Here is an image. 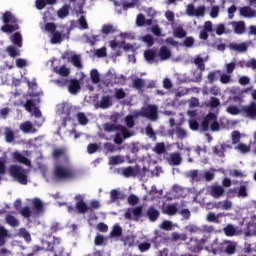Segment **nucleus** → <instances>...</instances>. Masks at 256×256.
<instances>
[{
  "label": "nucleus",
  "mask_w": 256,
  "mask_h": 256,
  "mask_svg": "<svg viewBox=\"0 0 256 256\" xmlns=\"http://www.w3.org/2000/svg\"><path fill=\"white\" fill-rule=\"evenodd\" d=\"M113 106V98L109 95L102 96L100 101L96 103L97 109H109Z\"/></svg>",
  "instance_id": "4468645a"
},
{
  "label": "nucleus",
  "mask_w": 256,
  "mask_h": 256,
  "mask_svg": "<svg viewBox=\"0 0 256 256\" xmlns=\"http://www.w3.org/2000/svg\"><path fill=\"white\" fill-rule=\"evenodd\" d=\"M114 32H115V28H113V25H111V24L103 25L102 33L104 35H109V34L114 33Z\"/></svg>",
  "instance_id": "4d7b16f0"
},
{
  "label": "nucleus",
  "mask_w": 256,
  "mask_h": 256,
  "mask_svg": "<svg viewBox=\"0 0 256 256\" xmlns=\"http://www.w3.org/2000/svg\"><path fill=\"white\" fill-rule=\"evenodd\" d=\"M256 236V216H252L248 222L246 237Z\"/></svg>",
  "instance_id": "412c9836"
},
{
  "label": "nucleus",
  "mask_w": 256,
  "mask_h": 256,
  "mask_svg": "<svg viewBox=\"0 0 256 256\" xmlns=\"http://www.w3.org/2000/svg\"><path fill=\"white\" fill-rule=\"evenodd\" d=\"M209 194L214 199H221L225 195V188L221 185H212L209 187Z\"/></svg>",
  "instance_id": "f8f14e48"
},
{
  "label": "nucleus",
  "mask_w": 256,
  "mask_h": 256,
  "mask_svg": "<svg viewBox=\"0 0 256 256\" xmlns=\"http://www.w3.org/2000/svg\"><path fill=\"white\" fill-rule=\"evenodd\" d=\"M13 157L17 163H21L22 165H26V167H31V160L25 157L20 152H14Z\"/></svg>",
  "instance_id": "393cba45"
},
{
  "label": "nucleus",
  "mask_w": 256,
  "mask_h": 256,
  "mask_svg": "<svg viewBox=\"0 0 256 256\" xmlns=\"http://www.w3.org/2000/svg\"><path fill=\"white\" fill-rule=\"evenodd\" d=\"M121 163H125V158L121 155H116L109 158L108 165H121Z\"/></svg>",
  "instance_id": "72a5a7b5"
},
{
  "label": "nucleus",
  "mask_w": 256,
  "mask_h": 256,
  "mask_svg": "<svg viewBox=\"0 0 256 256\" xmlns=\"http://www.w3.org/2000/svg\"><path fill=\"white\" fill-rule=\"evenodd\" d=\"M157 111V106L148 105L143 107L141 110L133 111V115L135 118L145 117L146 119H149V121H157V119H159Z\"/></svg>",
  "instance_id": "423d86ee"
},
{
  "label": "nucleus",
  "mask_w": 256,
  "mask_h": 256,
  "mask_svg": "<svg viewBox=\"0 0 256 256\" xmlns=\"http://www.w3.org/2000/svg\"><path fill=\"white\" fill-rule=\"evenodd\" d=\"M7 237H11L9 234V230L5 229V227L0 226V247H3L5 245Z\"/></svg>",
  "instance_id": "473e14b6"
},
{
  "label": "nucleus",
  "mask_w": 256,
  "mask_h": 256,
  "mask_svg": "<svg viewBox=\"0 0 256 256\" xmlns=\"http://www.w3.org/2000/svg\"><path fill=\"white\" fill-rule=\"evenodd\" d=\"M53 176L56 181H71L77 177V172L71 168L70 162L54 165Z\"/></svg>",
  "instance_id": "f03ea898"
},
{
  "label": "nucleus",
  "mask_w": 256,
  "mask_h": 256,
  "mask_svg": "<svg viewBox=\"0 0 256 256\" xmlns=\"http://www.w3.org/2000/svg\"><path fill=\"white\" fill-rule=\"evenodd\" d=\"M104 131L107 133H113L115 131L116 134L114 136V143L116 145H122L124 139H129V137H133V132L127 129L125 126L117 125V124H111V123H105L103 125Z\"/></svg>",
  "instance_id": "f257e3e1"
},
{
  "label": "nucleus",
  "mask_w": 256,
  "mask_h": 256,
  "mask_svg": "<svg viewBox=\"0 0 256 256\" xmlns=\"http://www.w3.org/2000/svg\"><path fill=\"white\" fill-rule=\"evenodd\" d=\"M175 135L178 137V139H187V130L178 127L175 130Z\"/></svg>",
  "instance_id": "3c124183"
},
{
  "label": "nucleus",
  "mask_w": 256,
  "mask_h": 256,
  "mask_svg": "<svg viewBox=\"0 0 256 256\" xmlns=\"http://www.w3.org/2000/svg\"><path fill=\"white\" fill-rule=\"evenodd\" d=\"M63 41V35L59 31H55L52 34L51 43L52 45H57V43H61Z\"/></svg>",
  "instance_id": "37998d69"
},
{
  "label": "nucleus",
  "mask_w": 256,
  "mask_h": 256,
  "mask_svg": "<svg viewBox=\"0 0 256 256\" xmlns=\"http://www.w3.org/2000/svg\"><path fill=\"white\" fill-rule=\"evenodd\" d=\"M136 25L137 27H145V25H153V20L151 19H145V15L138 14L136 17Z\"/></svg>",
  "instance_id": "cd10ccee"
},
{
  "label": "nucleus",
  "mask_w": 256,
  "mask_h": 256,
  "mask_svg": "<svg viewBox=\"0 0 256 256\" xmlns=\"http://www.w3.org/2000/svg\"><path fill=\"white\" fill-rule=\"evenodd\" d=\"M144 59L147 63H155V59H159L157 49H147L144 51Z\"/></svg>",
  "instance_id": "aec40b11"
},
{
  "label": "nucleus",
  "mask_w": 256,
  "mask_h": 256,
  "mask_svg": "<svg viewBox=\"0 0 256 256\" xmlns=\"http://www.w3.org/2000/svg\"><path fill=\"white\" fill-rule=\"evenodd\" d=\"M4 137L6 143H13L15 141V132L9 127L4 128Z\"/></svg>",
  "instance_id": "7c9ffc66"
},
{
  "label": "nucleus",
  "mask_w": 256,
  "mask_h": 256,
  "mask_svg": "<svg viewBox=\"0 0 256 256\" xmlns=\"http://www.w3.org/2000/svg\"><path fill=\"white\" fill-rule=\"evenodd\" d=\"M122 175L123 177H126V178L137 177V175H139V168L137 166L135 167L128 166L126 168H123Z\"/></svg>",
  "instance_id": "4be33fe9"
},
{
  "label": "nucleus",
  "mask_w": 256,
  "mask_h": 256,
  "mask_svg": "<svg viewBox=\"0 0 256 256\" xmlns=\"http://www.w3.org/2000/svg\"><path fill=\"white\" fill-rule=\"evenodd\" d=\"M122 234H123V230L119 227V225H115L111 232V236L112 237H121Z\"/></svg>",
  "instance_id": "680f3d73"
},
{
  "label": "nucleus",
  "mask_w": 256,
  "mask_h": 256,
  "mask_svg": "<svg viewBox=\"0 0 256 256\" xmlns=\"http://www.w3.org/2000/svg\"><path fill=\"white\" fill-rule=\"evenodd\" d=\"M171 237H172V241H187V234H180L177 232H173Z\"/></svg>",
  "instance_id": "8fccbe9b"
},
{
  "label": "nucleus",
  "mask_w": 256,
  "mask_h": 256,
  "mask_svg": "<svg viewBox=\"0 0 256 256\" xmlns=\"http://www.w3.org/2000/svg\"><path fill=\"white\" fill-rule=\"evenodd\" d=\"M224 233L227 235V237H235V235H238L237 228L235 226L229 224L227 227L224 228Z\"/></svg>",
  "instance_id": "58836bf2"
},
{
  "label": "nucleus",
  "mask_w": 256,
  "mask_h": 256,
  "mask_svg": "<svg viewBox=\"0 0 256 256\" xmlns=\"http://www.w3.org/2000/svg\"><path fill=\"white\" fill-rule=\"evenodd\" d=\"M205 243H207V239L205 238H202L200 240L192 239L189 249L190 251H192V253H199V251H201L205 246Z\"/></svg>",
  "instance_id": "ddd939ff"
},
{
  "label": "nucleus",
  "mask_w": 256,
  "mask_h": 256,
  "mask_svg": "<svg viewBox=\"0 0 256 256\" xmlns=\"http://www.w3.org/2000/svg\"><path fill=\"white\" fill-rule=\"evenodd\" d=\"M165 151V144L164 143H157L154 147V152L157 153V155L163 154Z\"/></svg>",
  "instance_id": "e2e57ef3"
},
{
  "label": "nucleus",
  "mask_w": 256,
  "mask_h": 256,
  "mask_svg": "<svg viewBox=\"0 0 256 256\" xmlns=\"http://www.w3.org/2000/svg\"><path fill=\"white\" fill-rule=\"evenodd\" d=\"M222 249H224L223 251L227 253V255H233L237 250V242L223 240Z\"/></svg>",
  "instance_id": "2eb2a0df"
},
{
  "label": "nucleus",
  "mask_w": 256,
  "mask_h": 256,
  "mask_svg": "<svg viewBox=\"0 0 256 256\" xmlns=\"http://www.w3.org/2000/svg\"><path fill=\"white\" fill-rule=\"evenodd\" d=\"M9 173L14 181L20 183V185H27V183H29V171L25 170L23 167L11 165L9 167Z\"/></svg>",
  "instance_id": "39448f33"
},
{
  "label": "nucleus",
  "mask_w": 256,
  "mask_h": 256,
  "mask_svg": "<svg viewBox=\"0 0 256 256\" xmlns=\"http://www.w3.org/2000/svg\"><path fill=\"white\" fill-rule=\"evenodd\" d=\"M238 197H242L243 199H245V197H249V193H247V186L241 185L238 188Z\"/></svg>",
  "instance_id": "6e6d98bb"
},
{
  "label": "nucleus",
  "mask_w": 256,
  "mask_h": 256,
  "mask_svg": "<svg viewBox=\"0 0 256 256\" xmlns=\"http://www.w3.org/2000/svg\"><path fill=\"white\" fill-rule=\"evenodd\" d=\"M228 49H230V51H236V53H245V51H247V49H249V47L247 46V43L243 42V43H235V42H231L228 44Z\"/></svg>",
  "instance_id": "a211bd4d"
},
{
  "label": "nucleus",
  "mask_w": 256,
  "mask_h": 256,
  "mask_svg": "<svg viewBox=\"0 0 256 256\" xmlns=\"http://www.w3.org/2000/svg\"><path fill=\"white\" fill-rule=\"evenodd\" d=\"M232 26L234 27V31L237 35H243L245 33V22H232Z\"/></svg>",
  "instance_id": "c756f323"
},
{
  "label": "nucleus",
  "mask_w": 256,
  "mask_h": 256,
  "mask_svg": "<svg viewBox=\"0 0 256 256\" xmlns=\"http://www.w3.org/2000/svg\"><path fill=\"white\" fill-rule=\"evenodd\" d=\"M147 215H148L150 221H157V219H159V212L154 207H150L148 209Z\"/></svg>",
  "instance_id": "ea45409f"
},
{
  "label": "nucleus",
  "mask_w": 256,
  "mask_h": 256,
  "mask_svg": "<svg viewBox=\"0 0 256 256\" xmlns=\"http://www.w3.org/2000/svg\"><path fill=\"white\" fill-rule=\"evenodd\" d=\"M219 131V122H217V115L209 113L202 122V131Z\"/></svg>",
  "instance_id": "0eeeda50"
},
{
  "label": "nucleus",
  "mask_w": 256,
  "mask_h": 256,
  "mask_svg": "<svg viewBox=\"0 0 256 256\" xmlns=\"http://www.w3.org/2000/svg\"><path fill=\"white\" fill-rule=\"evenodd\" d=\"M213 231H215V228L213 226L204 225L201 227L200 233H206L209 235V234L213 233Z\"/></svg>",
  "instance_id": "338daca9"
},
{
  "label": "nucleus",
  "mask_w": 256,
  "mask_h": 256,
  "mask_svg": "<svg viewBox=\"0 0 256 256\" xmlns=\"http://www.w3.org/2000/svg\"><path fill=\"white\" fill-rule=\"evenodd\" d=\"M124 244L128 245V247H134L135 246V236L131 235V236L126 237Z\"/></svg>",
  "instance_id": "774afa93"
},
{
  "label": "nucleus",
  "mask_w": 256,
  "mask_h": 256,
  "mask_svg": "<svg viewBox=\"0 0 256 256\" xmlns=\"http://www.w3.org/2000/svg\"><path fill=\"white\" fill-rule=\"evenodd\" d=\"M173 35L177 39H185V37H187V31L182 27H176L173 31Z\"/></svg>",
  "instance_id": "e433bc0d"
},
{
  "label": "nucleus",
  "mask_w": 256,
  "mask_h": 256,
  "mask_svg": "<svg viewBox=\"0 0 256 256\" xmlns=\"http://www.w3.org/2000/svg\"><path fill=\"white\" fill-rule=\"evenodd\" d=\"M184 47L191 48L193 45H195V38L193 36H188L184 39L183 42Z\"/></svg>",
  "instance_id": "13d9d810"
},
{
  "label": "nucleus",
  "mask_w": 256,
  "mask_h": 256,
  "mask_svg": "<svg viewBox=\"0 0 256 256\" xmlns=\"http://www.w3.org/2000/svg\"><path fill=\"white\" fill-rule=\"evenodd\" d=\"M163 213H165V215H177V204H168L163 208Z\"/></svg>",
  "instance_id": "2f4dec72"
},
{
  "label": "nucleus",
  "mask_w": 256,
  "mask_h": 256,
  "mask_svg": "<svg viewBox=\"0 0 256 256\" xmlns=\"http://www.w3.org/2000/svg\"><path fill=\"white\" fill-rule=\"evenodd\" d=\"M53 159H61V163H69V155L65 148H55L52 152Z\"/></svg>",
  "instance_id": "9d476101"
},
{
  "label": "nucleus",
  "mask_w": 256,
  "mask_h": 256,
  "mask_svg": "<svg viewBox=\"0 0 256 256\" xmlns=\"http://www.w3.org/2000/svg\"><path fill=\"white\" fill-rule=\"evenodd\" d=\"M18 235H19V237H23V239H25V241H27V243H29L31 241V234L25 228H21L18 231Z\"/></svg>",
  "instance_id": "de8ad7c7"
},
{
  "label": "nucleus",
  "mask_w": 256,
  "mask_h": 256,
  "mask_svg": "<svg viewBox=\"0 0 256 256\" xmlns=\"http://www.w3.org/2000/svg\"><path fill=\"white\" fill-rule=\"evenodd\" d=\"M223 242H220L219 239H215L211 245V252L213 255H217V253H221L224 251V248H222Z\"/></svg>",
  "instance_id": "c85d7f7f"
},
{
  "label": "nucleus",
  "mask_w": 256,
  "mask_h": 256,
  "mask_svg": "<svg viewBox=\"0 0 256 256\" xmlns=\"http://www.w3.org/2000/svg\"><path fill=\"white\" fill-rule=\"evenodd\" d=\"M243 113L247 115V117H250V119H255L256 117V104L251 103L248 106H244L242 108Z\"/></svg>",
  "instance_id": "a878e982"
},
{
  "label": "nucleus",
  "mask_w": 256,
  "mask_h": 256,
  "mask_svg": "<svg viewBox=\"0 0 256 256\" xmlns=\"http://www.w3.org/2000/svg\"><path fill=\"white\" fill-rule=\"evenodd\" d=\"M19 129L23 133H36L37 132V129H35V127H33V123H31L29 121L21 123Z\"/></svg>",
  "instance_id": "bb28decb"
},
{
  "label": "nucleus",
  "mask_w": 256,
  "mask_h": 256,
  "mask_svg": "<svg viewBox=\"0 0 256 256\" xmlns=\"http://www.w3.org/2000/svg\"><path fill=\"white\" fill-rule=\"evenodd\" d=\"M69 15V6L64 5L62 8L58 10V17L60 19H65Z\"/></svg>",
  "instance_id": "09e8293b"
},
{
  "label": "nucleus",
  "mask_w": 256,
  "mask_h": 256,
  "mask_svg": "<svg viewBox=\"0 0 256 256\" xmlns=\"http://www.w3.org/2000/svg\"><path fill=\"white\" fill-rule=\"evenodd\" d=\"M160 229H163L164 231H171V229H173V222L169 220H164L160 224Z\"/></svg>",
  "instance_id": "864d4df0"
},
{
  "label": "nucleus",
  "mask_w": 256,
  "mask_h": 256,
  "mask_svg": "<svg viewBox=\"0 0 256 256\" xmlns=\"http://www.w3.org/2000/svg\"><path fill=\"white\" fill-rule=\"evenodd\" d=\"M236 151H238L239 153H242L243 155L250 153L251 152V145H247L245 143H239L236 147H235Z\"/></svg>",
  "instance_id": "f704fd0d"
},
{
  "label": "nucleus",
  "mask_w": 256,
  "mask_h": 256,
  "mask_svg": "<svg viewBox=\"0 0 256 256\" xmlns=\"http://www.w3.org/2000/svg\"><path fill=\"white\" fill-rule=\"evenodd\" d=\"M219 105H221V102L215 97L210 98L208 101V107H212L213 109L219 107Z\"/></svg>",
  "instance_id": "052dcab7"
},
{
  "label": "nucleus",
  "mask_w": 256,
  "mask_h": 256,
  "mask_svg": "<svg viewBox=\"0 0 256 256\" xmlns=\"http://www.w3.org/2000/svg\"><path fill=\"white\" fill-rule=\"evenodd\" d=\"M182 161H183V158L181 157V154H179L178 152L171 153L167 157V162L169 163V165H172L173 167H177L181 165Z\"/></svg>",
  "instance_id": "f3484780"
},
{
  "label": "nucleus",
  "mask_w": 256,
  "mask_h": 256,
  "mask_svg": "<svg viewBox=\"0 0 256 256\" xmlns=\"http://www.w3.org/2000/svg\"><path fill=\"white\" fill-rule=\"evenodd\" d=\"M76 119L80 125H87L89 123V119L83 112L77 113Z\"/></svg>",
  "instance_id": "c03bdc74"
},
{
  "label": "nucleus",
  "mask_w": 256,
  "mask_h": 256,
  "mask_svg": "<svg viewBox=\"0 0 256 256\" xmlns=\"http://www.w3.org/2000/svg\"><path fill=\"white\" fill-rule=\"evenodd\" d=\"M134 119H136V118H135V115L133 114V112L131 115H128L125 117V123H126L127 127H129L130 129H133V127H135Z\"/></svg>",
  "instance_id": "a18cd8bd"
},
{
  "label": "nucleus",
  "mask_w": 256,
  "mask_h": 256,
  "mask_svg": "<svg viewBox=\"0 0 256 256\" xmlns=\"http://www.w3.org/2000/svg\"><path fill=\"white\" fill-rule=\"evenodd\" d=\"M70 63H72V65H81V56L77 54H72L70 58Z\"/></svg>",
  "instance_id": "69168bd1"
},
{
  "label": "nucleus",
  "mask_w": 256,
  "mask_h": 256,
  "mask_svg": "<svg viewBox=\"0 0 256 256\" xmlns=\"http://www.w3.org/2000/svg\"><path fill=\"white\" fill-rule=\"evenodd\" d=\"M133 87H134V89H143V87H145V80H143L141 78L134 79Z\"/></svg>",
  "instance_id": "5fc2aeb1"
},
{
  "label": "nucleus",
  "mask_w": 256,
  "mask_h": 256,
  "mask_svg": "<svg viewBox=\"0 0 256 256\" xmlns=\"http://www.w3.org/2000/svg\"><path fill=\"white\" fill-rule=\"evenodd\" d=\"M221 75V71H214V72H210L208 74V80L213 83V81H217V79H219Z\"/></svg>",
  "instance_id": "bf43d9fd"
},
{
  "label": "nucleus",
  "mask_w": 256,
  "mask_h": 256,
  "mask_svg": "<svg viewBox=\"0 0 256 256\" xmlns=\"http://www.w3.org/2000/svg\"><path fill=\"white\" fill-rule=\"evenodd\" d=\"M158 59L160 61H168V59H171V50L167 48V46H162L158 50Z\"/></svg>",
  "instance_id": "5701e85b"
},
{
  "label": "nucleus",
  "mask_w": 256,
  "mask_h": 256,
  "mask_svg": "<svg viewBox=\"0 0 256 256\" xmlns=\"http://www.w3.org/2000/svg\"><path fill=\"white\" fill-rule=\"evenodd\" d=\"M85 196L78 194L75 196V201H77L76 203V209L77 211H79V213H87V211H89V209H91L87 203H85L84 201Z\"/></svg>",
  "instance_id": "9b49d317"
},
{
  "label": "nucleus",
  "mask_w": 256,
  "mask_h": 256,
  "mask_svg": "<svg viewBox=\"0 0 256 256\" xmlns=\"http://www.w3.org/2000/svg\"><path fill=\"white\" fill-rule=\"evenodd\" d=\"M241 17H245L246 19H253L256 17V10L251 8V6L241 7L239 10Z\"/></svg>",
  "instance_id": "6ab92c4d"
},
{
  "label": "nucleus",
  "mask_w": 256,
  "mask_h": 256,
  "mask_svg": "<svg viewBox=\"0 0 256 256\" xmlns=\"http://www.w3.org/2000/svg\"><path fill=\"white\" fill-rule=\"evenodd\" d=\"M11 41L17 47H23V37L19 32L14 33V35L11 37Z\"/></svg>",
  "instance_id": "c9c22d12"
},
{
  "label": "nucleus",
  "mask_w": 256,
  "mask_h": 256,
  "mask_svg": "<svg viewBox=\"0 0 256 256\" xmlns=\"http://www.w3.org/2000/svg\"><path fill=\"white\" fill-rule=\"evenodd\" d=\"M143 213V206H137L135 208H128L124 214L126 219H132V221H139Z\"/></svg>",
  "instance_id": "1a4fd4ad"
},
{
  "label": "nucleus",
  "mask_w": 256,
  "mask_h": 256,
  "mask_svg": "<svg viewBox=\"0 0 256 256\" xmlns=\"http://www.w3.org/2000/svg\"><path fill=\"white\" fill-rule=\"evenodd\" d=\"M138 249L140 253H145L151 249V243L150 242H142L138 244Z\"/></svg>",
  "instance_id": "603ef678"
},
{
  "label": "nucleus",
  "mask_w": 256,
  "mask_h": 256,
  "mask_svg": "<svg viewBox=\"0 0 256 256\" xmlns=\"http://www.w3.org/2000/svg\"><path fill=\"white\" fill-rule=\"evenodd\" d=\"M32 205H33L34 211H36L37 213H41V211H43V202L41 201V199L34 198L32 200Z\"/></svg>",
  "instance_id": "a19ab883"
},
{
  "label": "nucleus",
  "mask_w": 256,
  "mask_h": 256,
  "mask_svg": "<svg viewBox=\"0 0 256 256\" xmlns=\"http://www.w3.org/2000/svg\"><path fill=\"white\" fill-rule=\"evenodd\" d=\"M205 6H198L195 8V4L190 3L186 6V15L188 17H205Z\"/></svg>",
  "instance_id": "6e6552de"
},
{
  "label": "nucleus",
  "mask_w": 256,
  "mask_h": 256,
  "mask_svg": "<svg viewBox=\"0 0 256 256\" xmlns=\"http://www.w3.org/2000/svg\"><path fill=\"white\" fill-rule=\"evenodd\" d=\"M231 81V75L220 73V83H223V85H227L228 83H231Z\"/></svg>",
  "instance_id": "0e129e2a"
},
{
  "label": "nucleus",
  "mask_w": 256,
  "mask_h": 256,
  "mask_svg": "<svg viewBox=\"0 0 256 256\" xmlns=\"http://www.w3.org/2000/svg\"><path fill=\"white\" fill-rule=\"evenodd\" d=\"M54 71L58 73V75H61L62 77H67V75H69L70 73L69 69H67V67L65 66L56 67L54 68Z\"/></svg>",
  "instance_id": "49530a36"
},
{
  "label": "nucleus",
  "mask_w": 256,
  "mask_h": 256,
  "mask_svg": "<svg viewBox=\"0 0 256 256\" xmlns=\"http://www.w3.org/2000/svg\"><path fill=\"white\" fill-rule=\"evenodd\" d=\"M67 87L71 95H77L81 91V83L77 79L68 80Z\"/></svg>",
  "instance_id": "dca6fc26"
},
{
  "label": "nucleus",
  "mask_w": 256,
  "mask_h": 256,
  "mask_svg": "<svg viewBox=\"0 0 256 256\" xmlns=\"http://www.w3.org/2000/svg\"><path fill=\"white\" fill-rule=\"evenodd\" d=\"M4 25L1 26L2 33H14L19 31V19L11 11H5L1 17Z\"/></svg>",
  "instance_id": "7ed1b4c3"
},
{
  "label": "nucleus",
  "mask_w": 256,
  "mask_h": 256,
  "mask_svg": "<svg viewBox=\"0 0 256 256\" xmlns=\"http://www.w3.org/2000/svg\"><path fill=\"white\" fill-rule=\"evenodd\" d=\"M5 221L10 227H19V220L13 215H7Z\"/></svg>",
  "instance_id": "79ce46f5"
},
{
  "label": "nucleus",
  "mask_w": 256,
  "mask_h": 256,
  "mask_svg": "<svg viewBox=\"0 0 256 256\" xmlns=\"http://www.w3.org/2000/svg\"><path fill=\"white\" fill-rule=\"evenodd\" d=\"M57 109L59 111V113H61L62 115H65L66 117L69 115V113H71V107L69 106V104H59L57 106Z\"/></svg>",
  "instance_id": "4c0bfd02"
},
{
  "label": "nucleus",
  "mask_w": 256,
  "mask_h": 256,
  "mask_svg": "<svg viewBox=\"0 0 256 256\" xmlns=\"http://www.w3.org/2000/svg\"><path fill=\"white\" fill-rule=\"evenodd\" d=\"M227 149H231V145L222 144L219 146H214L212 148V151L214 155H217L218 157H225V152L227 151Z\"/></svg>",
  "instance_id": "b1692460"
},
{
  "label": "nucleus",
  "mask_w": 256,
  "mask_h": 256,
  "mask_svg": "<svg viewBox=\"0 0 256 256\" xmlns=\"http://www.w3.org/2000/svg\"><path fill=\"white\" fill-rule=\"evenodd\" d=\"M41 103V99L39 98V93H33L28 96H26V103L23 104V107H25L26 111L28 113H31L34 117H41V110L37 108V105Z\"/></svg>",
  "instance_id": "20e7f679"
}]
</instances>
